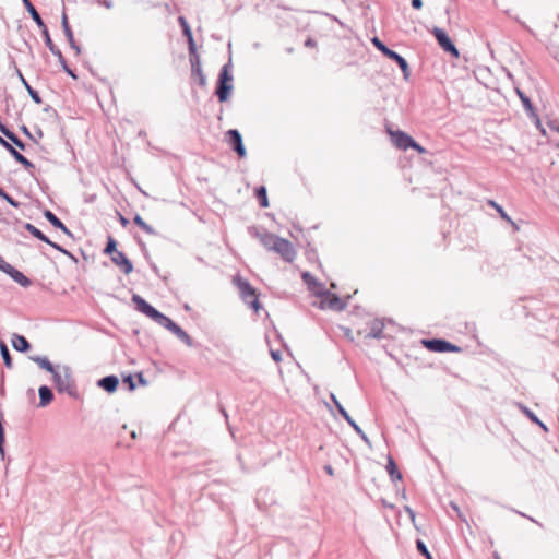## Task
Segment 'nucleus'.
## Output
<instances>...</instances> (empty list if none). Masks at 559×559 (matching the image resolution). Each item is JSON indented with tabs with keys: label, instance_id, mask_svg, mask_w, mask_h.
Segmentation results:
<instances>
[{
	"label": "nucleus",
	"instance_id": "nucleus-59",
	"mask_svg": "<svg viewBox=\"0 0 559 559\" xmlns=\"http://www.w3.org/2000/svg\"><path fill=\"white\" fill-rule=\"evenodd\" d=\"M548 127L559 133V124L555 120H550L547 122Z\"/></svg>",
	"mask_w": 559,
	"mask_h": 559
},
{
	"label": "nucleus",
	"instance_id": "nucleus-37",
	"mask_svg": "<svg viewBox=\"0 0 559 559\" xmlns=\"http://www.w3.org/2000/svg\"><path fill=\"white\" fill-rule=\"evenodd\" d=\"M133 222L135 225H138L142 230L146 231L147 234H154V229L151 227V225L146 224L144 219L136 214L133 218Z\"/></svg>",
	"mask_w": 559,
	"mask_h": 559
},
{
	"label": "nucleus",
	"instance_id": "nucleus-45",
	"mask_svg": "<svg viewBox=\"0 0 559 559\" xmlns=\"http://www.w3.org/2000/svg\"><path fill=\"white\" fill-rule=\"evenodd\" d=\"M187 41H188V50H189V55H190V60H192L195 56H199V53L197 51V45H195L193 37L187 39Z\"/></svg>",
	"mask_w": 559,
	"mask_h": 559
},
{
	"label": "nucleus",
	"instance_id": "nucleus-40",
	"mask_svg": "<svg viewBox=\"0 0 559 559\" xmlns=\"http://www.w3.org/2000/svg\"><path fill=\"white\" fill-rule=\"evenodd\" d=\"M179 23H180V26L182 28V33H183V36L189 39V38H192L193 35H192V31L188 24V22L186 21L185 17L180 16L179 17Z\"/></svg>",
	"mask_w": 559,
	"mask_h": 559
},
{
	"label": "nucleus",
	"instance_id": "nucleus-33",
	"mask_svg": "<svg viewBox=\"0 0 559 559\" xmlns=\"http://www.w3.org/2000/svg\"><path fill=\"white\" fill-rule=\"evenodd\" d=\"M40 29H41V34L44 36L45 44H46L47 48L51 51L52 55L57 53V50H60V49L53 44L47 26L45 25V28H40Z\"/></svg>",
	"mask_w": 559,
	"mask_h": 559
},
{
	"label": "nucleus",
	"instance_id": "nucleus-35",
	"mask_svg": "<svg viewBox=\"0 0 559 559\" xmlns=\"http://www.w3.org/2000/svg\"><path fill=\"white\" fill-rule=\"evenodd\" d=\"M53 56H56V57L58 58V61H59L60 66L62 67V69H63V70H64V71H66V72L71 76V78H73V79H76V78H78V76H76V74L74 73V71H73L71 68H69V66H68V63H67V61H66V59H64V57H63V55H62L61 50H57V53H53Z\"/></svg>",
	"mask_w": 559,
	"mask_h": 559
},
{
	"label": "nucleus",
	"instance_id": "nucleus-3",
	"mask_svg": "<svg viewBox=\"0 0 559 559\" xmlns=\"http://www.w3.org/2000/svg\"><path fill=\"white\" fill-rule=\"evenodd\" d=\"M132 301L135 305L138 311L147 316L154 322H156L160 326H164L165 329H167V326L173 321L170 318L159 312L157 309H155L152 305H150L147 301H145L141 296L136 294L132 296Z\"/></svg>",
	"mask_w": 559,
	"mask_h": 559
},
{
	"label": "nucleus",
	"instance_id": "nucleus-1",
	"mask_svg": "<svg viewBox=\"0 0 559 559\" xmlns=\"http://www.w3.org/2000/svg\"><path fill=\"white\" fill-rule=\"evenodd\" d=\"M308 286V290L321 296V308L325 309H332L335 311H341L345 309L346 307V299L349 298V296L346 297H340L334 293H331L330 290H325L323 288L322 282H306Z\"/></svg>",
	"mask_w": 559,
	"mask_h": 559
},
{
	"label": "nucleus",
	"instance_id": "nucleus-54",
	"mask_svg": "<svg viewBox=\"0 0 559 559\" xmlns=\"http://www.w3.org/2000/svg\"><path fill=\"white\" fill-rule=\"evenodd\" d=\"M68 41H69L70 47L75 51L76 55H79L81 52V48H80V46L76 45L74 37H72V40H68Z\"/></svg>",
	"mask_w": 559,
	"mask_h": 559
},
{
	"label": "nucleus",
	"instance_id": "nucleus-42",
	"mask_svg": "<svg viewBox=\"0 0 559 559\" xmlns=\"http://www.w3.org/2000/svg\"><path fill=\"white\" fill-rule=\"evenodd\" d=\"M2 420H3V417H2V414L0 413V455L1 457L3 459L4 457V428H3V425H2Z\"/></svg>",
	"mask_w": 559,
	"mask_h": 559
},
{
	"label": "nucleus",
	"instance_id": "nucleus-43",
	"mask_svg": "<svg viewBox=\"0 0 559 559\" xmlns=\"http://www.w3.org/2000/svg\"><path fill=\"white\" fill-rule=\"evenodd\" d=\"M0 198L5 200L10 205L14 207H20L21 203L14 200L11 195H9L1 187H0Z\"/></svg>",
	"mask_w": 559,
	"mask_h": 559
},
{
	"label": "nucleus",
	"instance_id": "nucleus-23",
	"mask_svg": "<svg viewBox=\"0 0 559 559\" xmlns=\"http://www.w3.org/2000/svg\"><path fill=\"white\" fill-rule=\"evenodd\" d=\"M39 394V407H46L53 400V392L47 385H41L38 390Z\"/></svg>",
	"mask_w": 559,
	"mask_h": 559
},
{
	"label": "nucleus",
	"instance_id": "nucleus-12",
	"mask_svg": "<svg viewBox=\"0 0 559 559\" xmlns=\"http://www.w3.org/2000/svg\"><path fill=\"white\" fill-rule=\"evenodd\" d=\"M111 261L120 267L124 274H129L133 270V265L131 261L126 257V254L121 251L115 252V255H111Z\"/></svg>",
	"mask_w": 559,
	"mask_h": 559
},
{
	"label": "nucleus",
	"instance_id": "nucleus-17",
	"mask_svg": "<svg viewBox=\"0 0 559 559\" xmlns=\"http://www.w3.org/2000/svg\"><path fill=\"white\" fill-rule=\"evenodd\" d=\"M0 270L8 274L12 280H28L22 272L9 264L2 257H0Z\"/></svg>",
	"mask_w": 559,
	"mask_h": 559
},
{
	"label": "nucleus",
	"instance_id": "nucleus-22",
	"mask_svg": "<svg viewBox=\"0 0 559 559\" xmlns=\"http://www.w3.org/2000/svg\"><path fill=\"white\" fill-rule=\"evenodd\" d=\"M12 346L14 347L15 350L17 352H21V353H26L27 350L31 349V344L29 342L26 340L25 336L23 335H20V334H13L12 336Z\"/></svg>",
	"mask_w": 559,
	"mask_h": 559
},
{
	"label": "nucleus",
	"instance_id": "nucleus-32",
	"mask_svg": "<svg viewBox=\"0 0 559 559\" xmlns=\"http://www.w3.org/2000/svg\"><path fill=\"white\" fill-rule=\"evenodd\" d=\"M24 228L28 233H31V235H33L35 238H37L41 241H48V237L43 231H40L37 227H35L33 224L26 223L24 225Z\"/></svg>",
	"mask_w": 559,
	"mask_h": 559
},
{
	"label": "nucleus",
	"instance_id": "nucleus-27",
	"mask_svg": "<svg viewBox=\"0 0 559 559\" xmlns=\"http://www.w3.org/2000/svg\"><path fill=\"white\" fill-rule=\"evenodd\" d=\"M25 9L29 13V15L32 16V19L36 23V25L39 28H45L46 24H45L44 20L41 19V16L39 15V13L37 12V10L35 9V7L33 5V3L26 5Z\"/></svg>",
	"mask_w": 559,
	"mask_h": 559
},
{
	"label": "nucleus",
	"instance_id": "nucleus-21",
	"mask_svg": "<svg viewBox=\"0 0 559 559\" xmlns=\"http://www.w3.org/2000/svg\"><path fill=\"white\" fill-rule=\"evenodd\" d=\"M29 359L37 364L39 368L46 370L49 373H52L57 369V366H53L47 356L34 355L29 356Z\"/></svg>",
	"mask_w": 559,
	"mask_h": 559
},
{
	"label": "nucleus",
	"instance_id": "nucleus-18",
	"mask_svg": "<svg viewBox=\"0 0 559 559\" xmlns=\"http://www.w3.org/2000/svg\"><path fill=\"white\" fill-rule=\"evenodd\" d=\"M15 71H16V75H17L19 80L26 88V91H27L28 95L31 96V98L33 99V102L36 104H41L43 99H41L40 95L38 94V92L29 85V83L26 81V79L24 78L23 73L21 72V70L19 68H15Z\"/></svg>",
	"mask_w": 559,
	"mask_h": 559
},
{
	"label": "nucleus",
	"instance_id": "nucleus-2",
	"mask_svg": "<svg viewBox=\"0 0 559 559\" xmlns=\"http://www.w3.org/2000/svg\"><path fill=\"white\" fill-rule=\"evenodd\" d=\"M51 374L53 383L59 393H67L72 397L78 395L73 373L69 366H57L56 371H53Z\"/></svg>",
	"mask_w": 559,
	"mask_h": 559
},
{
	"label": "nucleus",
	"instance_id": "nucleus-48",
	"mask_svg": "<svg viewBox=\"0 0 559 559\" xmlns=\"http://www.w3.org/2000/svg\"><path fill=\"white\" fill-rule=\"evenodd\" d=\"M16 160V156L19 157L21 153L9 142L4 147Z\"/></svg>",
	"mask_w": 559,
	"mask_h": 559
},
{
	"label": "nucleus",
	"instance_id": "nucleus-6",
	"mask_svg": "<svg viewBox=\"0 0 559 559\" xmlns=\"http://www.w3.org/2000/svg\"><path fill=\"white\" fill-rule=\"evenodd\" d=\"M423 345L435 353H459L461 348L443 338L423 340Z\"/></svg>",
	"mask_w": 559,
	"mask_h": 559
},
{
	"label": "nucleus",
	"instance_id": "nucleus-28",
	"mask_svg": "<svg viewBox=\"0 0 559 559\" xmlns=\"http://www.w3.org/2000/svg\"><path fill=\"white\" fill-rule=\"evenodd\" d=\"M231 66V62L224 64L219 71L218 74V82H225V83H231L233 75L230 74L229 68Z\"/></svg>",
	"mask_w": 559,
	"mask_h": 559
},
{
	"label": "nucleus",
	"instance_id": "nucleus-62",
	"mask_svg": "<svg viewBox=\"0 0 559 559\" xmlns=\"http://www.w3.org/2000/svg\"><path fill=\"white\" fill-rule=\"evenodd\" d=\"M118 215H119V221H120L121 225H122L123 227H126V226L129 224V219H128V218H126V217H124L123 215H121L120 213H118Z\"/></svg>",
	"mask_w": 559,
	"mask_h": 559
},
{
	"label": "nucleus",
	"instance_id": "nucleus-14",
	"mask_svg": "<svg viewBox=\"0 0 559 559\" xmlns=\"http://www.w3.org/2000/svg\"><path fill=\"white\" fill-rule=\"evenodd\" d=\"M190 64H191L192 76L198 78V83L201 86H205L206 85V76L202 71L200 56H195L192 60H190Z\"/></svg>",
	"mask_w": 559,
	"mask_h": 559
},
{
	"label": "nucleus",
	"instance_id": "nucleus-51",
	"mask_svg": "<svg viewBox=\"0 0 559 559\" xmlns=\"http://www.w3.org/2000/svg\"><path fill=\"white\" fill-rule=\"evenodd\" d=\"M412 144L413 145H409V148H414L415 151H417L419 153L425 152V148L420 144H418L414 139L412 140Z\"/></svg>",
	"mask_w": 559,
	"mask_h": 559
},
{
	"label": "nucleus",
	"instance_id": "nucleus-47",
	"mask_svg": "<svg viewBox=\"0 0 559 559\" xmlns=\"http://www.w3.org/2000/svg\"><path fill=\"white\" fill-rule=\"evenodd\" d=\"M16 160V156L19 157L21 153L9 142L4 147Z\"/></svg>",
	"mask_w": 559,
	"mask_h": 559
},
{
	"label": "nucleus",
	"instance_id": "nucleus-20",
	"mask_svg": "<svg viewBox=\"0 0 559 559\" xmlns=\"http://www.w3.org/2000/svg\"><path fill=\"white\" fill-rule=\"evenodd\" d=\"M44 216L55 228L62 230L68 236H72L68 227L50 210H46Z\"/></svg>",
	"mask_w": 559,
	"mask_h": 559
},
{
	"label": "nucleus",
	"instance_id": "nucleus-24",
	"mask_svg": "<svg viewBox=\"0 0 559 559\" xmlns=\"http://www.w3.org/2000/svg\"><path fill=\"white\" fill-rule=\"evenodd\" d=\"M259 236V239L261 241V243L267 249V250H273L274 247L276 246L277 243V240L280 239L278 236L274 235V234H271V233H261V234H258Z\"/></svg>",
	"mask_w": 559,
	"mask_h": 559
},
{
	"label": "nucleus",
	"instance_id": "nucleus-16",
	"mask_svg": "<svg viewBox=\"0 0 559 559\" xmlns=\"http://www.w3.org/2000/svg\"><path fill=\"white\" fill-rule=\"evenodd\" d=\"M97 385L108 393H114L119 385V379L112 374L106 376L98 380Z\"/></svg>",
	"mask_w": 559,
	"mask_h": 559
},
{
	"label": "nucleus",
	"instance_id": "nucleus-55",
	"mask_svg": "<svg viewBox=\"0 0 559 559\" xmlns=\"http://www.w3.org/2000/svg\"><path fill=\"white\" fill-rule=\"evenodd\" d=\"M21 131L31 140L33 141H36L34 135L31 133V131L28 130V128L26 126H22L21 127Z\"/></svg>",
	"mask_w": 559,
	"mask_h": 559
},
{
	"label": "nucleus",
	"instance_id": "nucleus-64",
	"mask_svg": "<svg viewBox=\"0 0 559 559\" xmlns=\"http://www.w3.org/2000/svg\"><path fill=\"white\" fill-rule=\"evenodd\" d=\"M305 46H306V47H314V46H316V41H314L312 38H308V39L305 41Z\"/></svg>",
	"mask_w": 559,
	"mask_h": 559
},
{
	"label": "nucleus",
	"instance_id": "nucleus-7",
	"mask_svg": "<svg viewBox=\"0 0 559 559\" xmlns=\"http://www.w3.org/2000/svg\"><path fill=\"white\" fill-rule=\"evenodd\" d=\"M432 34L439 44V46L445 51L449 52L451 56L457 58L460 56V52L451 38L448 36V34L439 27H433Z\"/></svg>",
	"mask_w": 559,
	"mask_h": 559
},
{
	"label": "nucleus",
	"instance_id": "nucleus-50",
	"mask_svg": "<svg viewBox=\"0 0 559 559\" xmlns=\"http://www.w3.org/2000/svg\"><path fill=\"white\" fill-rule=\"evenodd\" d=\"M123 382L128 383L130 390H134L135 389V383H134L133 377L131 374L124 377L123 378Z\"/></svg>",
	"mask_w": 559,
	"mask_h": 559
},
{
	"label": "nucleus",
	"instance_id": "nucleus-57",
	"mask_svg": "<svg viewBox=\"0 0 559 559\" xmlns=\"http://www.w3.org/2000/svg\"><path fill=\"white\" fill-rule=\"evenodd\" d=\"M271 356L274 361L278 362L282 359L281 352L280 350H271Z\"/></svg>",
	"mask_w": 559,
	"mask_h": 559
},
{
	"label": "nucleus",
	"instance_id": "nucleus-49",
	"mask_svg": "<svg viewBox=\"0 0 559 559\" xmlns=\"http://www.w3.org/2000/svg\"><path fill=\"white\" fill-rule=\"evenodd\" d=\"M531 118L534 120L535 126H536V128L540 131V133H542L543 135H545V134H546V130L543 128V126H542V122H540V119H539L538 115L536 114V117H531Z\"/></svg>",
	"mask_w": 559,
	"mask_h": 559
},
{
	"label": "nucleus",
	"instance_id": "nucleus-38",
	"mask_svg": "<svg viewBox=\"0 0 559 559\" xmlns=\"http://www.w3.org/2000/svg\"><path fill=\"white\" fill-rule=\"evenodd\" d=\"M59 283L60 282H49L47 285L43 284L41 288L44 290L50 292L52 294H63V293H66L67 288H64V287H62V288L55 287V284H59Z\"/></svg>",
	"mask_w": 559,
	"mask_h": 559
},
{
	"label": "nucleus",
	"instance_id": "nucleus-4",
	"mask_svg": "<svg viewBox=\"0 0 559 559\" xmlns=\"http://www.w3.org/2000/svg\"><path fill=\"white\" fill-rule=\"evenodd\" d=\"M371 43L372 45L379 50L381 51L386 58H389L390 60L396 62V64L399 66V68L401 69L402 73H403V76L405 80H407L411 75V69H409V66H408V62L407 60L402 57L400 53H397L396 51L390 49L382 40H380L378 37H373L371 39Z\"/></svg>",
	"mask_w": 559,
	"mask_h": 559
},
{
	"label": "nucleus",
	"instance_id": "nucleus-39",
	"mask_svg": "<svg viewBox=\"0 0 559 559\" xmlns=\"http://www.w3.org/2000/svg\"><path fill=\"white\" fill-rule=\"evenodd\" d=\"M416 548L426 559H433L426 544L421 539L416 540Z\"/></svg>",
	"mask_w": 559,
	"mask_h": 559
},
{
	"label": "nucleus",
	"instance_id": "nucleus-5",
	"mask_svg": "<svg viewBox=\"0 0 559 559\" xmlns=\"http://www.w3.org/2000/svg\"><path fill=\"white\" fill-rule=\"evenodd\" d=\"M238 287L241 300L251 308L255 313L262 308L258 290L250 285L249 282H235Z\"/></svg>",
	"mask_w": 559,
	"mask_h": 559
},
{
	"label": "nucleus",
	"instance_id": "nucleus-25",
	"mask_svg": "<svg viewBox=\"0 0 559 559\" xmlns=\"http://www.w3.org/2000/svg\"><path fill=\"white\" fill-rule=\"evenodd\" d=\"M386 472L390 475L392 481L401 480L402 474L397 468V465L392 456H388Z\"/></svg>",
	"mask_w": 559,
	"mask_h": 559
},
{
	"label": "nucleus",
	"instance_id": "nucleus-46",
	"mask_svg": "<svg viewBox=\"0 0 559 559\" xmlns=\"http://www.w3.org/2000/svg\"><path fill=\"white\" fill-rule=\"evenodd\" d=\"M16 162L21 164L25 169H33L35 166L32 162H29L23 154L19 157L16 156Z\"/></svg>",
	"mask_w": 559,
	"mask_h": 559
},
{
	"label": "nucleus",
	"instance_id": "nucleus-29",
	"mask_svg": "<svg viewBox=\"0 0 559 559\" xmlns=\"http://www.w3.org/2000/svg\"><path fill=\"white\" fill-rule=\"evenodd\" d=\"M0 353H1V356H2L5 367L12 368V358L10 355V350L3 341H0Z\"/></svg>",
	"mask_w": 559,
	"mask_h": 559
},
{
	"label": "nucleus",
	"instance_id": "nucleus-31",
	"mask_svg": "<svg viewBox=\"0 0 559 559\" xmlns=\"http://www.w3.org/2000/svg\"><path fill=\"white\" fill-rule=\"evenodd\" d=\"M520 409L535 424L542 427L545 431L547 430L546 425L538 419V417L525 405L520 404Z\"/></svg>",
	"mask_w": 559,
	"mask_h": 559
},
{
	"label": "nucleus",
	"instance_id": "nucleus-60",
	"mask_svg": "<svg viewBox=\"0 0 559 559\" xmlns=\"http://www.w3.org/2000/svg\"><path fill=\"white\" fill-rule=\"evenodd\" d=\"M412 7L416 10H419L423 8V0H412Z\"/></svg>",
	"mask_w": 559,
	"mask_h": 559
},
{
	"label": "nucleus",
	"instance_id": "nucleus-34",
	"mask_svg": "<svg viewBox=\"0 0 559 559\" xmlns=\"http://www.w3.org/2000/svg\"><path fill=\"white\" fill-rule=\"evenodd\" d=\"M3 135L11 141L12 144L17 146L20 150H25L26 145L25 143L20 140L15 133H13L11 130L7 129V131L3 133Z\"/></svg>",
	"mask_w": 559,
	"mask_h": 559
},
{
	"label": "nucleus",
	"instance_id": "nucleus-15",
	"mask_svg": "<svg viewBox=\"0 0 559 559\" xmlns=\"http://www.w3.org/2000/svg\"><path fill=\"white\" fill-rule=\"evenodd\" d=\"M369 331L365 334V337H369V338H377V340H380L383 336V328H384V323L383 321L379 320V319H376V320H372L369 324Z\"/></svg>",
	"mask_w": 559,
	"mask_h": 559
},
{
	"label": "nucleus",
	"instance_id": "nucleus-13",
	"mask_svg": "<svg viewBox=\"0 0 559 559\" xmlns=\"http://www.w3.org/2000/svg\"><path fill=\"white\" fill-rule=\"evenodd\" d=\"M167 330L175 334L187 346H193V340L191 338V336L174 321L170 322V324L167 326Z\"/></svg>",
	"mask_w": 559,
	"mask_h": 559
},
{
	"label": "nucleus",
	"instance_id": "nucleus-41",
	"mask_svg": "<svg viewBox=\"0 0 559 559\" xmlns=\"http://www.w3.org/2000/svg\"><path fill=\"white\" fill-rule=\"evenodd\" d=\"M104 252L110 255H115V252H118L117 242L112 237L108 238V242L106 245Z\"/></svg>",
	"mask_w": 559,
	"mask_h": 559
},
{
	"label": "nucleus",
	"instance_id": "nucleus-19",
	"mask_svg": "<svg viewBox=\"0 0 559 559\" xmlns=\"http://www.w3.org/2000/svg\"><path fill=\"white\" fill-rule=\"evenodd\" d=\"M231 91H233L231 83H225V82L217 81L215 95L217 96V98L221 103H224L229 98Z\"/></svg>",
	"mask_w": 559,
	"mask_h": 559
},
{
	"label": "nucleus",
	"instance_id": "nucleus-30",
	"mask_svg": "<svg viewBox=\"0 0 559 559\" xmlns=\"http://www.w3.org/2000/svg\"><path fill=\"white\" fill-rule=\"evenodd\" d=\"M255 197L262 207L269 206L266 188L264 186H260L255 189Z\"/></svg>",
	"mask_w": 559,
	"mask_h": 559
},
{
	"label": "nucleus",
	"instance_id": "nucleus-52",
	"mask_svg": "<svg viewBox=\"0 0 559 559\" xmlns=\"http://www.w3.org/2000/svg\"><path fill=\"white\" fill-rule=\"evenodd\" d=\"M513 512L518 513L519 515L523 516V518H526L528 519L530 521H532L533 523L537 524L538 526H543L542 523H539L538 521H536L535 519H533L532 516H528L526 515L525 513L523 512H520V511H515L514 509H512Z\"/></svg>",
	"mask_w": 559,
	"mask_h": 559
},
{
	"label": "nucleus",
	"instance_id": "nucleus-11",
	"mask_svg": "<svg viewBox=\"0 0 559 559\" xmlns=\"http://www.w3.org/2000/svg\"><path fill=\"white\" fill-rule=\"evenodd\" d=\"M340 415L348 423V425L357 432L358 436L365 441L366 444L371 445L369 438L362 431V429L357 425V423L350 417L347 411L340 406Z\"/></svg>",
	"mask_w": 559,
	"mask_h": 559
},
{
	"label": "nucleus",
	"instance_id": "nucleus-63",
	"mask_svg": "<svg viewBox=\"0 0 559 559\" xmlns=\"http://www.w3.org/2000/svg\"><path fill=\"white\" fill-rule=\"evenodd\" d=\"M405 510L408 513V515L412 519V521L414 522V520H415V512H414V510L411 509L409 507H405Z\"/></svg>",
	"mask_w": 559,
	"mask_h": 559
},
{
	"label": "nucleus",
	"instance_id": "nucleus-26",
	"mask_svg": "<svg viewBox=\"0 0 559 559\" xmlns=\"http://www.w3.org/2000/svg\"><path fill=\"white\" fill-rule=\"evenodd\" d=\"M515 92L518 94V96L520 97L525 110L527 111L528 116L530 117H536V111L533 107V104L531 102V99L520 90V88H515Z\"/></svg>",
	"mask_w": 559,
	"mask_h": 559
},
{
	"label": "nucleus",
	"instance_id": "nucleus-9",
	"mask_svg": "<svg viewBox=\"0 0 559 559\" xmlns=\"http://www.w3.org/2000/svg\"><path fill=\"white\" fill-rule=\"evenodd\" d=\"M227 136L230 147L237 153L239 157H245L247 152L240 132L236 129H230L227 131Z\"/></svg>",
	"mask_w": 559,
	"mask_h": 559
},
{
	"label": "nucleus",
	"instance_id": "nucleus-10",
	"mask_svg": "<svg viewBox=\"0 0 559 559\" xmlns=\"http://www.w3.org/2000/svg\"><path fill=\"white\" fill-rule=\"evenodd\" d=\"M393 144L401 150H408L412 144L413 138L403 131L390 132Z\"/></svg>",
	"mask_w": 559,
	"mask_h": 559
},
{
	"label": "nucleus",
	"instance_id": "nucleus-58",
	"mask_svg": "<svg viewBox=\"0 0 559 559\" xmlns=\"http://www.w3.org/2000/svg\"><path fill=\"white\" fill-rule=\"evenodd\" d=\"M330 399H331V401L334 403V405H335V407H336L337 412L340 413V406H343V405L338 402V400L336 399V396H335V394H334V393H331V394H330Z\"/></svg>",
	"mask_w": 559,
	"mask_h": 559
},
{
	"label": "nucleus",
	"instance_id": "nucleus-36",
	"mask_svg": "<svg viewBox=\"0 0 559 559\" xmlns=\"http://www.w3.org/2000/svg\"><path fill=\"white\" fill-rule=\"evenodd\" d=\"M61 25H62V29H63V33H64L67 39L68 40H72V37H74L73 36V32H72L71 26H70V24L68 22V16H67V14L64 12H63L62 17H61Z\"/></svg>",
	"mask_w": 559,
	"mask_h": 559
},
{
	"label": "nucleus",
	"instance_id": "nucleus-53",
	"mask_svg": "<svg viewBox=\"0 0 559 559\" xmlns=\"http://www.w3.org/2000/svg\"><path fill=\"white\" fill-rule=\"evenodd\" d=\"M68 41H69L70 47L75 51L76 55H79L81 52V48H80V46L76 45L74 37H72V40H68Z\"/></svg>",
	"mask_w": 559,
	"mask_h": 559
},
{
	"label": "nucleus",
	"instance_id": "nucleus-44",
	"mask_svg": "<svg viewBox=\"0 0 559 559\" xmlns=\"http://www.w3.org/2000/svg\"><path fill=\"white\" fill-rule=\"evenodd\" d=\"M489 205H491L492 207H495L497 210V212L500 214L502 219L513 224V222L511 221L509 215L504 212V210L498 203H496L495 201H489Z\"/></svg>",
	"mask_w": 559,
	"mask_h": 559
},
{
	"label": "nucleus",
	"instance_id": "nucleus-61",
	"mask_svg": "<svg viewBox=\"0 0 559 559\" xmlns=\"http://www.w3.org/2000/svg\"><path fill=\"white\" fill-rule=\"evenodd\" d=\"M52 248L57 249L58 251H60V252H62V253H64V254H67V255L72 257L70 252H68L66 249H63L62 247H60V246H59V245H57L56 242H55V245H52Z\"/></svg>",
	"mask_w": 559,
	"mask_h": 559
},
{
	"label": "nucleus",
	"instance_id": "nucleus-8",
	"mask_svg": "<svg viewBox=\"0 0 559 559\" xmlns=\"http://www.w3.org/2000/svg\"><path fill=\"white\" fill-rule=\"evenodd\" d=\"M273 251L278 253L286 262H292L296 257V251L292 242L281 237Z\"/></svg>",
	"mask_w": 559,
	"mask_h": 559
},
{
	"label": "nucleus",
	"instance_id": "nucleus-56",
	"mask_svg": "<svg viewBox=\"0 0 559 559\" xmlns=\"http://www.w3.org/2000/svg\"><path fill=\"white\" fill-rule=\"evenodd\" d=\"M97 3L104 5L107 9H111L114 5L111 0H97Z\"/></svg>",
	"mask_w": 559,
	"mask_h": 559
}]
</instances>
